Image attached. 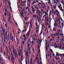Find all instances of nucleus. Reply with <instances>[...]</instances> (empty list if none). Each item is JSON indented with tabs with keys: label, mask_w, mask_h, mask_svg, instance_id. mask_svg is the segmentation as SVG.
<instances>
[{
	"label": "nucleus",
	"mask_w": 64,
	"mask_h": 64,
	"mask_svg": "<svg viewBox=\"0 0 64 64\" xmlns=\"http://www.w3.org/2000/svg\"><path fill=\"white\" fill-rule=\"evenodd\" d=\"M52 35H54L55 36H58V35H59V34L56 33L55 34H52Z\"/></svg>",
	"instance_id": "nucleus-16"
},
{
	"label": "nucleus",
	"mask_w": 64,
	"mask_h": 64,
	"mask_svg": "<svg viewBox=\"0 0 64 64\" xmlns=\"http://www.w3.org/2000/svg\"><path fill=\"white\" fill-rule=\"evenodd\" d=\"M42 42V40H40L39 39H38V43H41Z\"/></svg>",
	"instance_id": "nucleus-15"
},
{
	"label": "nucleus",
	"mask_w": 64,
	"mask_h": 64,
	"mask_svg": "<svg viewBox=\"0 0 64 64\" xmlns=\"http://www.w3.org/2000/svg\"><path fill=\"white\" fill-rule=\"evenodd\" d=\"M56 30L55 29V28H54L53 30V31H56Z\"/></svg>",
	"instance_id": "nucleus-37"
},
{
	"label": "nucleus",
	"mask_w": 64,
	"mask_h": 64,
	"mask_svg": "<svg viewBox=\"0 0 64 64\" xmlns=\"http://www.w3.org/2000/svg\"><path fill=\"white\" fill-rule=\"evenodd\" d=\"M26 9H28V11H30V13L31 14H32V13L30 11V10H29V8L28 7V6L26 8Z\"/></svg>",
	"instance_id": "nucleus-21"
},
{
	"label": "nucleus",
	"mask_w": 64,
	"mask_h": 64,
	"mask_svg": "<svg viewBox=\"0 0 64 64\" xmlns=\"http://www.w3.org/2000/svg\"><path fill=\"white\" fill-rule=\"evenodd\" d=\"M61 24L62 27H63V26H64V24H63V23H61Z\"/></svg>",
	"instance_id": "nucleus-40"
},
{
	"label": "nucleus",
	"mask_w": 64,
	"mask_h": 64,
	"mask_svg": "<svg viewBox=\"0 0 64 64\" xmlns=\"http://www.w3.org/2000/svg\"><path fill=\"white\" fill-rule=\"evenodd\" d=\"M38 30H37L36 32L37 33H38L39 32V28H38Z\"/></svg>",
	"instance_id": "nucleus-31"
},
{
	"label": "nucleus",
	"mask_w": 64,
	"mask_h": 64,
	"mask_svg": "<svg viewBox=\"0 0 64 64\" xmlns=\"http://www.w3.org/2000/svg\"><path fill=\"white\" fill-rule=\"evenodd\" d=\"M60 6H58V7L60 9V10L61 11H62V12L63 11V10L62 9V6H61V4H60Z\"/></svg>",
	"instance_id": "nucleus-9"
},
{
	"label": "nucleus",
	"mask_w": 64,
	"mask_h": 64,
	"mask_svg": "<svg viewBox=\"0 0 64 64\" xmlns=\"http://www.w3.org/2000/svg\"><path fill=\"white\" fill-rule=\"evenodd\" d=\"M26 64H27V60H26Z\"/></svg>",
	"instance_id": "nucleus-55"
},
{
	"label": "nucleus",
	"mask_w": 64,
	"mask_h": 64,
	"mask_svg": "<svg viewBox=\"0 0 64 64\" xmlns=\"http://www.w3.org/2000/svg\"><path fill=\"white\" fill-rule=\"evenodd\" d=\"M42 5H45V4H44V3H42Z\"/></svg>",
	"instance_id": "nucleus-62"
},
{
	"label": "nucleus",
	"mask_w": 64,
	"mask_h": 64,
	"mask_svg": "<svg viewBox=\"0 0 64 64\" xmlns=\"http://www.w3.org/2000/svg\"><path fill=\"white\" fill-rule=\"evenodd\" d=\"M46 51H47V50H48V47H47V46L46 47Z\"/></svg>",
	"instance_id": "nucleus-42"
},
{
	"label": "nucleus",
	"mask_w": 64,
	"mask_h": 64,
	"mask_svg": "<svg viewBox=\"0 0 64 64\" xmlns=\"http://www.w3.org/2000/svg\"><path fill=\"white\" fill-rule=\"evenodd\" d=\"M23 10H22V12L23 11H24V10H25V9L24 8H23Z\"/></svg>",
	"instance_id": "nucleus-57"
},
{
	"label": "nucleus",
	"mask_w": 64,
	"mask_h": 64,
	"mask_svg": "<svg viewBox=\"0 0 64 64\" xmlns=\"http://www.w3.org/2000/svg\"><path fill=\"white\" fill-rule=\"evenodd\" d=\"M38 48H40L39 47V46H38ZM38 53H40V49H39V48L38 49Z\"/></svg>",
	"instance_id": "nucleus-22"
},
{
	"label": "nucleus",
	"mask_w": 64,
	"mask_h": 64,
	"mask_svg": "<svg viewBox=\"0 0 64 64\" xmlns=\"http://www.w3.org/2000/svg\"><path fill=\"white\" fill-rule=\"evenodd\" d=\"M56 13H57V16H58V15H60V20H61L62 21H63V20H62V19L61 18V16H60V13H59V12H58V10H56Z\"/></svg>",
	"instance_id": "nucleus-5"
},
{
	"label": "nucleus",
	"mask_w": 64,
	"mask_h": 64,
	"mask_svg": "<svg viewBox=\"0 0 64 64\" xmlns=\"http://www.w3.org/2000/svg\"><path fill=\"white\" fill-rule=\"evenodd\" d=\"M36 60L37 62H38V64H39V58H38L37 57L36 58V60L34 61V62H35L36 61Z\"/></svg>",
	"instance_id": "nucleus-12"
},
{
	"label": "nucleus",
	"mask_w": 64,
	"mask_h": 64,
	"mask_svg": "<svg viewBox=\"0 0 64 64\" xmlns=\"http://www.w3.org/2000/svg\"><path fill=\"white\" fill-rule=\"evenodd\" d=\"M35 0H34L33 3V5H34V3H35Z\"/></svg>",
	"instance_id": "nucleus-51"
},
{
	"label": "nucleus",
	"mask_w": 64,
	"mask_h": 64,
	"mask_svg": "<svg viewBox=\"0 0 64 64\" xmlns=\"http://www.w3.org/2000/svg\"><path fill=\"white\" fill-rule=\"evenodd\" d=\"M8 60L9 61L10 60V56H8Z\"/></svg>",
	"instance_id": "nucleus-39"
},
{
	"label": "nucleus",
	"mask_w": 64,
	"mask_h": 64,
	"mask_svg": "<svg viewBox=\"0 0 64 64\" xmlns=\"http://www.w3.org/2000/svg\"><path fill=\"white\" fill-rule=\"evenodd\" d=\"M45 19H46L47 20H45V21H46V22L45 23V24L46 25V26H47L48 25V24H49L48 23V22H49V21H48V20L49 19L48 16H47V17H46L45 18Z\"/></svg>",
	"instance_id": "nucleus-4"
},
{
	"label": "nucleus",
	"mask_w": 64,
	"mask_h": 64,
	"mask_svg": "<svg viewBox=\"0 0 64 64\" xmlns=\"http://www.w3.org/2000/svg\"><path fill=\"white\" fill-rule=\"evenodd\" d=\"M16 26H18V24H17V22H16Z\"/></svg>",
	"instance_id": "nucleus-54"
},
{
	"label": "nucleus",
	"mask_w": 64,
	"mask_h": 64,
	"mask_svg": "<svg viewBox=\"0 0 64 64\" xmlns=\"http://www.w3.org/2000/svg\"><path fill=\"white\" fill-rule=\"evenodd\" d=\"M25 20H27V19H28V18L27 17H26L25 18H24Z\"/></svg>",
	"instance_id": "nucleus-32"
},
{
	"label": "nucleus",
	"mask_w": 64,
	"mask_h": 64,
	"mask_svg": "<svg viewBox=\"0 0 64 64\" xmlns=\"http://www.w3.org/2000/svg\"><path fill=\"white\" fill-rule=\"evenodd\" d=\"M29 24V23H26V25H27V26H28V25H29V24Z\"/></svg>",
	"instance_id": "nucleus-60"
},
{
	"label": "nucleus",
	"mask_w": 64,
	"mask_h": 64,
	"mask_svg": "<svg viewBox=\"0 0 64 64\" xmlns=\"http://www.w3.org/2000/svg\"><path fill=\"white\" fill-rule=\"evenodd\" d=\"M19 49L20 50V52L18 53V56H22L21 59L22 60L23 59V54L22 53H23V52H22V51H21V49H20V47H19Z\"/></svg>",
	"instance_id": "nucleus-2"
},
{
	"label": "nucleus",
	"mask_w": 64,
	"mask_h": 64,
	"mask_svg": "<svg viewBox=\"0 0 64 64\" xmlns=\"http://www.w3.org/2000/svg\"><path fill=\"white\" fill-rule=\"evenodd\" d=\"M36 6H35L34 7L35 8H36V9H39V8H37L36 7Z\"/></svg>",
	"instance_id": "nucleus-53"
},
{
	"label": "nucleus",
	"mask_w": 64,
	"mask_h": 64,
	"mask_svg": "<svg viewBox=\"0 0 64 64\" xmlns=\"http://www.w3.org/2000/svg\"><path fill=\"white\" fill-rule=\"evenodd\" d=\"M57 44L56 43H55V44H54V47L55 48H58V46H55V45H56Z\"/></svg>",
	"instance_id": "nucleus-18"
},
{
	"label": "nucleus",
	"mask_w": 64,
	"mask_h": 64,
	"mask_svg": "<svg viewBox=\"0 0 64 64\" xmlns=\"http://www.w3.org/2000/svg\"><path fill=\"white\" fill-rule=\"evenodd\" d=\"M10 36L11 40H12L13 42H14V41H13V37H12V35L11 33H10Z\"/></svg>",
	"instance_id": "nucleus-13"
},
{
	"label": "nucleus",
	"mask_w": 64,
	"mask_h": 64,
	"mask_svg": "<svg viewBox=\"0 0 64 64\" xmlns=\"http://www.w3.org/2000/svg\"><path fill=\"white\" fill-rule=\"evenodd\" d=\"M3 20H4V22H5V19H4V16H3Z\"/></svg>",
	"instance_id": "nucleus-47"
},
{
	"label": "nucleus",
	"mask_w": 64,
	"mask_h": 64,
	"mask_svg": "<svg viewBox=\"0 0 64 64\" xmlns=\"http://www.w3.org/2000/svg\"><path fill=\"white\" fill-rule=\"evenodd\" d=\"M32 22L31 21L30 22V28H32V24H31V23Z\"/></svg>",
	"instance_id": "nucleus-20"
},
{
	"label": "nucleus",
	"mask_w": 64,
	"mask_h": 64,
	"mask_svg": "<svg viewBox=\"0 0 64 64\" xmlns=\"http://www.w3.org/2000/svg\"><path fill=\"white\" fill-rule=\"evenodd\" d=\"M20 13L21 14L22 17H23L24 18V15H23V14H21V12H20Z\"/></svg>",
	"instance_id": "nucleus-43"
},
{
	"label": "nucleus",
	"mask_w": 64,
	"mask_h": 64,
	"mask_svg": "<svg viewBox=\"0 0 64 64\" xmlns=\"http://www.w3.org/2000/svg\"><path fill=\"white\" fill-rule=\"evenodd\" d=\"M30 64H32V58L30 62Z\"/></svg>",
	"instance_id": "nucleus-26"
},
{
	"label": "nucleus",
	"mask_w": 64,
	"mask_h": 64,
	"mask_svg": "<svg viewBox=\"0 0 64 64\" xmlns=\"http://www.w3.org/2000/svg\"><path fill=\"white\" fill-rule=\"evenodd\" d=\"M36 11L37 12L36 13L37 14H38V15H39L40 17H42V15H43V14H41V13H40V11H39V10H37Z\"/></svg>",
	"instance_id": "nucleus-6"
},
{
	"label": "nucleus",
	"mask_w": 64,
	"mask_h": 64,
	"mask_svg": "<svg viewBox=\"0 0 64 64\" xmlns=\"http://www.w3.org/2000/svg\"><path fill=\"white\" fill-rule=\"evenodd\" d=\"M7 23H6L5 24V26H6V28H7Z\"/></svg>",
	"instance_id": "nucleus-52"
},
{
	"label": "nucleus",
	"mask_w": 64,
	"mask_h": 64,
	"mask_svg": "<svg viewBox=\"0 0 64 64\" xmlns=\"http://www.w3.org/2000/svg\"><path fill=\"white\" fill-rule=\"evenodd\" d=\"M52 13H54V15H55L56 14L55 13V12H54V11L52 12Z\"/></svg>",
	"instance_id": "nucleus-50"
},
{
	"label": "nucleus",
	"mask_w": 64,
	"mask_h": 64,
	"mask_svg": "<svg viewBox=\"0 0 64 64\" xmlns=\"http://www.w3.org/2000/svg\"><path fill=\"white\" fill-rule=\"evenodd\" d=\"M1 53H2V48H1Z\"/></svg>",
	"instance_id": "nucleus-41"
},
{
	"label": "nucleus",
	"mask_w": 64,
	"mask_h": 64,
	"mask_svg": "<svg viewBox=\"0 0 64 64\" xmlns=\"http://www.w3.org/2000/svg\"><path fill=\"white\" fill-rule=\"evenodd\" d=\"M45 15H46H46L47 16H48V13H47L46 12Z\"/></svg>",
	"instance_id": "nucleus-35"
},
{
	"label": "nucleus",
	"mask_w": 64,
	"mask_h": 64,
	"mask_svg": "<svg viewBox=\"0 0 64 64\" xmlns=\"http://www.w3.org/2000/svg\"><path fill=\"white\" fill-rule=\"evenodd\" d=\"M11 47H12V49L13 48V49L14 50L13 53H14V54H17V52H16V50L14 49V48L13 46L12 45Z\"/></svg>",
	"instance_id": "nucleus-7"
},
{
	"label": "nucleus",
	"mask_w": 64,
	"mask_h": 64,
	"mask_svg": "<svg viewBox=\"0 0 64 64\" xmlns=\"http://www.w3.org/2000/svg\"><path fill=\"white\" fill-rule=\"evenodd\" d=\"M31 31V29H30L29 30L28 32H29V33H30V32Z\"/></svg>",
	"instance_id": "nucleus-56"
},
{
	"label": "nucleus",
	"mask_w": 64,
	"mask_h": 64,
	"mask_svg": "<svg viewBox=\"0 0 64 64\" xmlns=\"http://www.w3.org/2000/svg\"><path fill=\"white\" fill-rule=\"evenodd\" d=\"M50 52H52V53H53V51L51 49H50Z\"/></svg>",
	"instance_id": "nucleus-33"
},
{
	"label": "nucleus",
	"mask_w": 64,
	"mask_h": 64,
	"mask_svg": "<svg viewBox=\"0 0 64 64\" xmlns=\"http://www.w3.org/2000/svg\"><path fill=\"white\" fill-rule=\"evenodd\" d=\"M62 40L63 41H64V38H62Z\"/></svg>",
	"instance_id": "nucleus-49"
},
{
	"label": "nucleus",
	"mask_w": 64,
	"mask_h": 64,
	"mask_svg": "<svg viewBox=\"0 0 64 64\" xmlns=\"http://www.w3.org/2000/svg\"><path fill=\"white\" fill-rule=\"evenodd\" d=\"M30 43H32V45H34V42L33 41H32V42H30Z\"/></svg>",
	"instance_id": "nucleus-30"
},
{
	"label": "nucleus",
	"mask_w": 64,
	"mask_h": 64,
	"mask_svg": "<svg viewBox=\"0 0 64 64\" xmlns=\"http://www.w3.org/2000/svg\"><path fill=\"white\" fill-rule=\"evenodd\" d=\"M56 56H60V55H61V56H62V55H63V56L64 57V54H59V53L58 52H56Z\"/></svg>",
	"instance_id": "nucleus-11"
},
{
	"label": "nucleus",
	"mask_w": 64,
	"mask_h": 64,
	"mask_svg": "<svg viewBox=\"0 0 64 64\" xmlns=\"http://www.w3.org/2000/svg\"><path fill=\"white\" fill-rule=\"evenodd\" d=\"M46 59H47V54H46Z\"/></svg>",
	"instance_id": "nucleus-59"
},
{
	"label": "nucleus",
	"mask_w": 64,
	"mask_h": 64,
	"mask_svg": "<svg viewBox=\"0 0 64 64\" xmlns=\"http://www.w3.org/2000/svg\"><path fill=\"white\" fill-rule=\"evenodd\" d=\"M33 17H34V18H36V19H37V16H36V15H34V14L33 15Z\"/></svg>",
	"instance_id": "nucleus-27"
},
{
	"label": "nucleus",
	"mask_w": 64,
	"mask_h": 64,
	"mask_svg": "<svg viewBox=\"0 0 64 64\" xmlns=\"http://www.w3.org/2000/svg\"><path fill=\"white\" fill-rule=\"evenodd\" d=\"M22 44H24H24H25V42H24V41L22 42Z\"/></svg>",
	"instance_id": "nucleus-44"
},
{
	"label": "nucleus",
	"mask_w": 64,
	"mask_h": 64,
	"mask_svg": "<svg viewBox=\"0 0 64 64\" xmlns=\"http://www.w3.org/2000/svg\"><path fill=\"white\" fill-rule=\"evenodd\" d=\"M1 54H0V60L2 61H3V60H2V58H1Z\"/></svg>",
	"instance_id": "nucleus-28"
},
{
	"label": "nucleus",
	"mask_w": 64,
	"mask_h": 64,
	"mask_svg": "<svg viewBox=\"0 0 64 64\" xmlns=\"http://www.w3.org/2000/svg\"><path fill=\"white\" fill-rule=\"evenodd\" d=\"M32 12L33 13H34V12H35V10H34V8H32Z\"/></svg>",
	"instance_id": "nucleus-29"
},
{
	"label": "nucleus",
	"mask_w": 64,
	"mask_h": 64,
	"mask_svg": "<svg viewBox=\"0 0 64 64\" xmlns=\"http://www.w3.org/2000/svg\"><path fill=\"white\" fill-rule=\"evenodd\" d=\"M44 27V24H43L42 26V29H43V28Z\"/></svg>",
	"instance_id": "nucleus-45"
},
{
	"label": "nucleus",
	"mask_w": 64,
	"mask_h": 64,
	"mask_svg": "<svg viewBox=\"0 0 64 64\" xmlns=\"http://www.w3.org/2000/svg\"><path fill=\"white\" fill-rule=\"evenodd\" d=\"M7 12L8 13V16L9 17L8 20L10 24H12V23L11 21V14H10V12H9H9Z\"/></svg>",
	"instance_id": "nucleus-3"
},
{
	"label": "nucleus",
	"mask_w": 64,
	"mask_h": 64,
	"mask_svg": "<svg viewBox=\"0 0 64 64\" xmlns=\"http://www.w3.org/2000/svg\"><path fill=\"white\" fill-rule=\"evenodd\" d=\"M37 24H37V22L36 24V27H38V26H37Z\"/></svg>",
	"instance_id": "nucleus-61"
},
{
	"label": "nucleus",
	"mask_w": 64,
	"mask_h": 64,
	"mask_svg": "<svg viewBox=\"0 0 64 64\" xmlns=\"http://www.w3.org/2000/svg\"><path fill=\"white\" fill-rule=\"evenodd\" d=\"M29 41L28 42V50L27 52H26V57H28V63H29V56H28V52H29V51H30V54L31 53H30V52H31V50H30V48H31L30 46V44H29Z\"/></svg>",
	"instance_id": "nucleus-1"
},
{
	"label": "nucleus",
	"mask_w": 64,
	"mask_h": 64,
	"mask_svg": "<svg viewBox=\"0 0 64 64\" xmlns=\"http://www.w3.org/2000/svg\"><path fill=\"white\" fill-rule=\"evenodd\" d=\"M5 29H4V30H3V33H4V41H5Z\"/></svg>",
	"instance_id": "nucleus-14"
},
{
	"label": "nucleus",
	"mask_w": 64,
	"mask_h": 64,
	"mask_svg": "<svg viewBox=\"0 0 64 64\" xmlns=\"http://www.w3.org/2000/svg\"><path fill=\"white\" fill-rule=\"evenodd\" d=\"M37 17L38 18V21H40V20H39L40 18L39 17H38V16H37Z\"/></svg>",
	"instance_id": "nucleus-38"
},
{
	"label": "nucleus",
	"mask_w": 64,
	"mask_h": 64,
	"mask_svg": "<svg viewBox=\"0 0 64 64\" xmlns=\"http://www.w3.org/2000/svg\"><path fill=\"white\" fill-rule=\"evenodd\" d=\"M18 34H19L20 33V32H18Z\"/></svg>",
	"instance_id": "nucleus-64"
},
{
	"label": "nucleus",
	"mask_w": 64,
	"mask_h": 64,
	"mask_svg": "<svg viewBox=\"0 0 64 64\" xmlns=\"http://www.w3.org/2000/svg\"><path fill=\"white\" fill-rule=\"evenodd\" d=\"M60 46H59V47H61V45H62V44H60Z\"/></svg>",
	"instance_id": "nucleus-63"
},
{
	"label": "nucleus",
	"mask_w": 64,
	"mask_h": 64,
	"mask_svg": "<svg viewBox=\"0 0 64 64\" xmlns=\"http://www.w3.org/2000/svg\"><path fill=\"white\" fill-rule=\"evenodd\" d=\"M46 46H47V40H46Z\"/></svg>",
	"instance_id": "nucleus-48"
},
{
	"label": "nucleus",
	"mask_w": 64,
	"mask_h": 64,
	"mask_svg": "<svg viewBox=\"0 0 64 64\" xmlns=\"http://www.w3.org/2000/svg\"><path fill=\"white\" fill-rule=\"evenodd\" d=\"M16 41H18V43L19 42V39L18 38H17V36H16Z\"/></svg>",
	"instance_id": "nucleus-25"
},
{
	"label": "nucleus",
	"mask_w": 64,
	"mask_h": 64,
	"mask_svg": "<svg viewBox=\"0 0 64 64\" xmlns=\"http://www.w3.org/2000/svg\"><path fill=\"white\" fill-rule=\"evenodd\" d=\"M32 48L33 52V53H34V48H33L32 47Z\"/></svg>",
	"instance_id": "nucleus-36"
},
{
	"label": "nucleus",
	"mask_w": 64,
	"mask_h": 64,
	"mask_svg": "<svg viewBox=\"0 0 64 64\" xmlns=\"http://www.w3.org/2000/svg\"><path fill=\"white\" fill-rule=\"evenodd\" d=\"M30 34V32H28L27 34H26V36H28V38L29 37V35Z\"/></svg>",
	"instance_id": "nucleus-19"
},
{
	"label": "nucleus",
	"mask_w": 64,
	"mask_h": 64,
	"mask_svg": "<svg viewBox=\"0 0 64 64\" xmlns=\"http://www.w3.org/2000/svg\"><path fill=\"white\" fill-rule=\"evenodd\" d=\"M23 37H24V41H26L27 39L26 38V37H25V34L23 36Z\"/></svg>",
	"instance_id": "nucleus-17"
},
{
	"label": "nucleus",
	"mask_w": 64,
	"mask_h": 64,
	"mask_svg": "<svg viewBox=\"0 0 64 64\" xmlns=\"http://www.w3.org/2000/svg\"><path fill=\"white\" fill-rule=\"evenodd\" d=\"M11 55L12 57V61H14L15 60V58H14V57L13 56V54L11 53Z\"/></svg>",
	"instance_id": "nucleus-10"
},
{
	"label": "nucleus",
	"mask_w": 64,
	"mask_h": 64,
	"mask_svg": "<svg viewBox=\"0 0 64 64\" xmlns=\"http://www.w3.org/2000/svg\"><path fill=\"white\" fill-rule=\"evenodd\" d=\"M57 21H55V23L54 24V26L55 27H58V28L59 27V26L58 25V24L57 23Z\"/></svg>",
	"instance_id": "nucleus-8"
},
{
	"label": "nucleus",
	"mask_w": 64,
	"mask_h": 64,
	"mask_svg": "<svg viewBox=\"0 0 64 64\" xmlns=\"http://www.w3.org/2000/svg\"><path fill=\"white\" fill-rule=\"evenodd\" d=\"M14 55H15L16 58V59H17V58H18V56H17V54H14Z\"/></svg>",
	"instance_id": "nucleus-24"
},
{
	"label": "nucleus",
	"mask_w": 64,
	"mask_h": 64,
	"mask_svg": "<svg viewBox=\"0 0 64 64\" xmlns=\"http://www.w3.org/2000/svg\"><path fill=\"white\" fill-rule=\"evenodd\" d=\"M9 4V7L10 9V10H11V12H12V8H11V7L10 4Z\"/></svg>",
	"instance_id": "nucleus-23"
},
{
	"label": "nucleus",
	"mask_w": 64,
	"mask_h": 64,
	"mask_svg": "<svg viewBox=\"0 0 64 64\" xmlns=\"http://www.w3.org/2000/svg\"><path fill=\"white\" fill-rule=\"evenodd\" d=\"M2 3H0V7H1V6H2Z\"/></svg>",
	"instance_id": "nucleus-58"
},
{
	"label": "nucleus",
	"mask_w": 64,
	"mask_h": 64,
	"mask_svg": "<svg viewBox=\"0 0 64 64\" xmlns=\"http://www.w3.org/2000/svg\"><path fill=\"white\" fill-rule=\"evenodd\" d=\"M61 3L62 4H64V1H63L62 0L61 2Z\"/></svg>",
	"instance_id": "nucleus-46"
},
{
	"label": "nucleus",
	"mask_w": 64,
	"mask_h": 64,
	"mask_svg": "<svg viewBox=\"0 0 64 64\" xmlns=\"http://www.w3.org/2000/svg\"><path fill=\"white\" fill-rule=\"evenodd\" d=\"M6 39H7V32H6Z\"/></svg>",
	"instance_id": "nucleus-34"
}]
</instances>
